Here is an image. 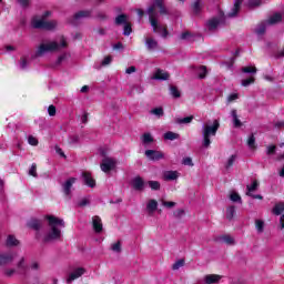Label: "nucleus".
<instances>
[{"mask_svg":"<svg viewBox=\"0 0 284 284\" xmlns=\"http://www.w3.org/2000/svg\"><path fill=\"white\" fill-rule=\"evenodd\" d=\"M28 227H30V230H34L36 233V239H40L41 233H39V231L43 227V220H39V219H31L28 223H27Z\"/></svg>","mask_w":284,"mask_h":284,"instance_id":"1a4fd4ad","label":"nucleus"},{"mask_svg":"<svg viewBox=\"0 0 284 284\" xmlns=\"http://www.w3.org/2000/svg\"><path fill=\"white\" fill-rule=\"evenodd\" d=\"M20 68H21L22 70H26V68H28V59H26V57H22V58L20 59Z\"/></svg>","mask_w":284,"mask_h":284,"instance_id":"13d9d810","label":"nucleus"},{"mask_svg":"<svg viewBox=\"0 0 284 284\" xmlns=\"http://www.w3.org/2000/svg\"><path fill=\"white\" fill-rule=\"evenodd\" d=\"M149 21L155 34H161L162 39H168V36L170 34V31H168V26L159 24V20L153 17L149 18Z\"/></svg>","mask_w":284,"mask_h":284,"instance_id":"20e7f679","label":"nucleus"},{"mask_svg":"<svg viewBox=\"0 0 284 284\" xmlns=\"http://www.w3.org/2000/svg\"><path fill=\"white\" fill-rule=\"evenodd\" d=\"M89 17H92V10H81L69 19V23H71V26H79V21H81V19H89Z\"/></svg>","mask_w":284,"mask_h":284,"instance_id":"423d86ee","label":"nucleus"},{"mask_svg":"<svg viewBox=\"0 0 284 284\" xmlns=\"http://www.w3.org/2000/svg\"><path fill=\"white\" fill-rule=\"evenodd\" d=\"M148 184H149V187H151V190H154V191L161 190V183L159 181H149Z\"/></svg>","mask_w":284,"mask_h":284,"instance_id":"37998d69","label":"nucleus"},{"mask_svg":"<svg viewBox=\"0 0 284 284\" xmlns=\"http://www.w3.org/2000/svg\"><path fill=\"white\" fill-rule=\"evenodd\" d=\"M112 63V55H106L103 60L101 65H110Z\"/></svg>","mask_w":284,"mask_h":284,"instance_id":"680f3d73","label":"nucleus"},{"mask_svg":"<svg viewBox=\"0 0 284 284\" xmlns=\"http://www.w3.org/2000/svg\"><path fill=\"white\" fill-rule=\"evenodd\" d=\"M18 3L21 8H30V0H18Z\"/></svg>","mask_w":284,"mask_h":284,"instance_id":"e2e57ef3","label":"nucleus"},{"mask_svg":"<svg viewBox=\"0 0 284 284\" xmlns=\"http://www.w3.org/2000/svg\"><path fill=\"white\" fill-rule=\"evenodd\" d=\"M254 81H256V80L254 79V77H250V78H247V79L242 80V85H243L244 88H247L248 85H252V83H254Z\"/></svg>","mask_w":284,"mask_h":284,"instance_id":"de8ad7c7","label":"nucleus"},{"mask_svg":"<svg viewBox=\"0 0 284 284\" xmlns=\"http://www.w3.org/2000/svg\"><path fill=\"white\" fill-rule=\"evenodd\" d=\"M192 121H194V115H190V116H186V118H178L175 120V123H179L180 125H183V124L192 123Z\"/></svg>","mask_w":284,"mask_h":284,"instance_id":"72a5a7b5","label":"nucleus"},{"mask_svg":"<svg viewBox=\"0 0 284 284\" xmlns=\"http://www.w3.org/2000/svg\"><path fill=\"white\" fill-rule=\"evenodd\" d=\"M146 210L149 214H153V212H156V210H159V202H156V200H150L146 204Z\"/></svg>","mask_w":284,"mask_h":284,"instance_id":"393cba45","label":"nucleus"},{"mask_svg":"<svg viewBox=\"0 0 284 284\" xmlns=\"http://www.w3.org/2000/svg\"><path fill=\"white\" fill-rule=\"evenodd\" d=\"M132 185L136 192H142L143 187H145V181H143V178L141 176H135L132 181Z\"/></svg>","mask_w":284,"mask_h":284,"instance_id":"a211bd4d","label":"nucleus"},{"mask_svg":"<svg viewBox=\"0 0 284 284\" xmlns=\"http://www.w3.org/2000/svg\"><path fill=\"white\" fill-rule=\"evenodd\" d=\"M152 79H154L155 81H168V79H170V73L164 72L162 69H156Z\"/></svg>","mask_w":284,"mask_h":284,"instance_id":"f3484780","label":"nucleus"},{"mask_svg":"<svg viewBox=\"0 0 284 284\" xmlns=\"http://www.w3.org/2000/svg\"><path fill=\"white\" fill-rule=\"evenodd\" d=\"M255 229L257 234H263L265 232V221L255 220Z\"/></svg>","mask_w":284,"mask_h":284,"instance_id":"c756f323","label":"nucleus"},{"mask_svg":"<svg viewBox=\"0 0 284 284\" xmlns=\"http://www.w3.org/2000/svg\"><path fill=\"white\" fill-rule=\"evenodd\" d=\"M47 220L49 221L50 227H57V225H61V227H65V222H63V220L54 215H47Z\"/></svg>","mask_w":284,"mask_h":284,"instance_id":"2eb2a0df","label":"nucleus"},{"mask_svg":"<svg viewBox=\"0 0 284 284\" xmlns=\"http://www.w3.org/2000/svg\"><path fill=\"white\" fill-rule=\"evenodd\" d=\"M17 267L19 270V274L22 276H26L28 274V265H26V257H21L20 261L17 264Z\"/></svg>","mask_w":284,"mask_h":284,"instance_id":"412c9836","label":"nucleus"},{"mask_svg":"<svg viewBox=\"0 0 284 284\" xmlns=\"http://www.w3.org/2000/svg\"><path fill=\"white\" fill-rule=\"evenodd\" d=\"M179 136H180L179 133L169 131V132L164 133L163 139L165 141H176V139H179Z\"/></svg>","mask_w":284,"mask_h":284,"instance_id":"473e14b6","label":"nucleus"},{"mask_svg":"<svg viewBox=\"0 0 284 284\" xmlns=\"http://www.w3.org/2000/svg\"><path fill=\"white\" fill-rule=\"evenodd\" d=\"M184 214H185V211L183 209H179V210L174 211V213H173L175 219H181V216H183Z\"/></svg>","mask_w":284,"mask_h":284,"instance_id":"052dcab7","label":"nucleus"},{"mask_svg":"<svg viewBox=\"0 0 284 284\" xmlns=\"http://www.w3.org/2000/svg\"><path fill=\"white\" fill-rule=\"evenodd\" d=\"M220 24H221V19L212 18L207 22V28H209V30H216V28H219Z\"/></svg>","mask_w":284,"mask_h":284,"instance_id":"c85d7f7f","label":"nucleus"},{"mask_svg":"<svg viewBox=\"0 0 284 284\" xmlns=\"http://www.w3.org/2000/svg\"><path fill=\"white\" fill-rule=\"evenodd\" d=\"M19 245V240L14 235H8L7 247H17Z\"/></svg>","mask_w":284,"mask_h":284,"instance_id":"7c9ffc66","label":"nucleus"},{"mask_svg":"<svg viewBox=\"0 0 284 284\" xmlns=\"http://www.w3.org/2000/svg\"><path fill=\"white\" fill-rule=\"evenodd\" d=\"M247 146L250 148V150H256V138L254 136V133L248 136Z\"/></svg>","mask_w":284,"mask_h":284,"instance_id":"e433bc0d","label":"nucleus"},{"mask_svg":"<svg viewBox=\"0 0 284 284\" xmlns=\"http://www.w3.org/2000/svg\"><path fill=\"white\" fill-rule=\"evenodd\" d=\"M192 10L194 12V14H201V1L196 0L193 4H192Z\"/></svg>","mask_w":284,"mask_h":284,"instance_id":"a19ab883","label":"nucleus"},{"mask_svg":"<svg viewBox=\"0 0 284 284\" xmlns=\"http://www.w3.org/2000/svg\"><path fill=\"white\" fill-rule=\"evenodd\" d=\"M162 205H164V207L172 209L176 205V203L175 202L162 201Z\"/></svg>","mask_w":284,"mask_h":284,"instance_id":"338daca9","label":"nucleus"},{"mask_svg":"<svg viewBox=\"0 0 284 284\" xmlns=\"http://www.w3.org/2000/svg\"><path fill=\"white\" fill-rule=\"evenodd\" d=\"M170 94L173 99H181V91L175 85H170Z\"/></svg>","mask_w":284,"mask_h":284,"instance_id":"c9c22d12","label":"nucleus"},{"mask_svg":"<svg viewBox=\"0 0 284 284\" xmlns=\"http://www.w3.org/2000/svg\"><path fill=\"white\" fill-rule=\"evenodd\" d=\"M141 140L142 143H144V145H149V143H154V138L152 136L151 133H144Z\"/></svg>","mask_w":284,"mask_h":284,"instance_id":"f704fd0d","label":"nucleus"},{"mask_svg":"<svg viewBox=\"0 0 284 284\" xmlns=\"http://www.w3.org/2000/svg\"><path fill=\"white\" fill-rule=\"evenodd\" d=\"M29 145H39V140L34 138L33 135H29L28 138Z\"/></svg>","mask_w":284,"mask_h":284,"instance_id":"6e6d98bb","label":"nucleus"},{"mask_svg":"<svg viewBox=\"0 0 284 284\" xmlns=\"http://www.w3.org/2000/svg\"><path fill=\"white\" fill-rule=\"evenodd\" d=\"M159 10L160 14L165 16L168 14V8L165 7V0H154L153 3L148 8V14L149 19H156L159 17V13L156 12Z\"/></svg>","mask_w":284,"mask_h":284,"instance_id":"7ed1b4c3","label":"nucleus"},{"mask_svg":"<svg viewBox=\"0 0 284 284\" xmlns=\"http://www.w3.org/2000/svg\"><path fill=\"white\" fill-rule=\"evenodd\" d=\"M60 45L58 42H50V43H41L36 51V58L43 57L45 52H57Z\"/></svg>","mask_w":284,"mask_h":284,"instance_id":"39448f33","label":"nucleus"},{"mask_svg":"<svg viewBox=\"0 0 284 284\" xmlns=\"http://www.w3.org/2000/svg\"><path fill=\"white\" fill-rule=\"evenodd\" d=\"M112 252L120 253L121 252V241H118L116 243L111 245Z\"/></svg>","mask_w":284,"mask_h":284,"instance_id":"3c124183","label":"nucleus"},{"mask_svg":"<svg viewBox=\"0 0 284 284\" xmlns=\"http://www.w3.org/2000/svg\"><path fill=\"white\" fill-rule=\"evenodd\" d=\"M114 23H115V26H125V23H129L128 14H125V13L119 14L118 17H115Z\"/></svg>","mask_w":284,"mask_h":284,"instance_id":"bb28decb","label":"nucleus"},{"mask_svg":"<svg viewBox=\"0 0 284 284\" xmlns=\"http://www.w3.org/2000/svg\"><path fill=\"white\" fill-rule=\"evenodd\" d=\"M266 154H268V156H271L272 154H276V145H270L267 148Z\"/></svg>","mask_w":284,"mask_h":284,"instance_id":"69168bd1","label":"nucleus"},{"mask_svg":"<svg viewBox=\"0 0 284 284\" xmlns=\"http://www.w3.org/2000/svg\"><path fill=\"white\" fill-rule=\"evenodd\" d=\"M231 115L233 118V125H234V128H242L243 122H241V120L239 119V114L236 113V109H233L231 111Z\"/></svg>","mask_w":284,"mask_h":284,"instance_id":"cd10ccee","label":"nucleus"},{"mask_svg":"<svg viewBox=\"0 0 284 284\" xmlns=\"http://www.w3.org/2000/svg\"><path fill=\"white\" fill-rule=\"evenodd\" d=\"M219 128H221V122L219 120H214L212 125L210 124L203 125L202 128L203 148H210V145H212V140H210V138L216 136V133L219 132Z\"/></svg>","mask_w":284,"mask_h":284,"instance_id":"f257e3e1","label":"nucleus"},{"mask_svg":"<svg viewBox=\"0 0 284 284\" xmlns=\"http://www.w3.org/2000/svg\"><path fill=\"white\" fill-rule=\"evenodd\" d=\"M61 239V231L57 226H52L51 231L43 237V243H52V241H59Z\"/></svg>","mask_w":284,"mask_h":284,"instance_id":"0eeeda50","label":"nucleus"},{"mask_svg":"<svg viewBox=\"0 0 284 284\" xmlns=\"http://www.w3.org/2000/svg\"><path fill=\"white\" fill-rule=\"evenodd\" d=\"M283 21V16L281 13H275L273 14L267 21L266 23L268 26H276V23H281Z\"/></svg>","mask_w":284,"mask_h":284,"instance_id":"5701e85b","label":"nucleus"},{"mask_svg":"<svg viewBox=\"0 0 284 284\" xmlns=\"http://www.w3.org/2000/svg\"><path fill=\"white\" fill-rule=\"evenodd\" d=\"M145 47L149 51L159 50V41L154 40V38L149 37L145 39Z\"/></svg>","mask_w":284,"mask_h":284,"instance_id":"6ab92c4d","label":"nucleus"},{"mask_svg":"<svg viewBox=\"0 0 284 284\" xmlns=\"http://www.w3.org/2000/svg\"><path fill=\"white\" fill-rule=\"evenodd\" d=\"M234 214H236V207L235 206H229L226 209V219H227V221H232V219H234Z\"/></svg>","mask_w":284,"mask_h":284,"instance_id":"4c0bfd02","label":"nucleus"},{"mask_svg":"<svg viewBox=\"0 0 284 284\" xmlns=\"http://www.w3.org/2000/svg\"><path fill=\"white\" fill-rule=\"evenodd\" d=\"M230 200L233 201V203H241V195L236 192L231 193Z\"/></svg>","mask_w":284,"mask_h":284,"instance_id":"09e8293b","label":"nucleus"},{"mask_svg":"<svg viewBox=\"0 0 284 284\" xmlns=\"http://www.w3.org/2000/svg\"><path fill=\"white\" fill-rule=\"evenodd\" d=\"M51 16L52 11H45L40 20L33 18L31 21L32 28L36 30H54V28H57V21H45V19Z\"/></svg>","mask_w":284,"mask_h":284,"instance_id":"f03ea898","label":"nucleus"},{"mask_svg":"<svg viewBox=\"0 0 284 284\" xmlns=\"http://www.w3.org/2000/svg\"><path fill=\"white\" fill-rule=\"evenodd\" d=\"M183 265H185V260H179L173 264L172 270H180V267H183Z\"/></svg>","mask_w":284,"mask_h":284,"instance_id":"603ef678","label":"nucleus"},{"mask_svg":"<svg viewBox=\"0 0 284 284\" xmlns=\"http://www.w3.org/2000/svg\"><path fill=\"white\" fill-rule=\"evenodd\" d=\"M144 154L149 161H161V159H165V154L162 151L146 150Z\"/></svg>","mask_w":284,"mask_h":284,"instance_id":"9b49d317","label":"nucleus"},{"mask_svg":"<svg viewBox=\"0 0 284 284\" xmlns=\"http://www.w3.org/2000/svg\"><path fill=\"white\" fill-rule=\"evenodd\" d=\"M123 34H124V37H130V34H132V23L131 22H126L124 24Z\"/></svg>","mask_w":284,"mask_h":284,"instance_id":"79ce46f5","label":"nucleus"},{"mask_svg":"<svg viewBox=\"0 0 284 284\" xmlns=\"http://www.w3.org/2000/svg\"><path fill=\"white\" fill-rule=\"evenodd\" d=\"M190 37H192V32L185 31V32H182L180 39H182V41H185V40L190 39Z\"/></svg>","mask_w":284,"mask_h":284,"instance_id":"0e129e2a","label":"nucleus"},{"mask_svg":"<svg viewBox=\"0 0 284 284\" xmlns=\"http://www.w3.org/2000/svg\"><path fill=\"white\" fill-rule=\"evenodd\" d=\"M82 178L84 181V185L88 187H97V180L92 178V173L84 171L82 172Z\"/></svg>","mask_w":284,"mask_h":284,"instance_id":"4468645a","label":"nucleus"},{"mask_svg":"<svg viewBox=\"0 0 284 284\" xmlns=\"http://www.w3.org/2000/svg\"><path fill=\"white\" fill-rule=\"evenodd\" d=\"M29 174H30V176H33L34 179H37V176H39V174H37V163H32V165L29 170Z\"/></svg>","mask_w":284,"mask_h":284,"instance_id":"8fccbe9b","label":"nucleus"},{"mask_svg":"<svg viewBox=\"0 0 284 284\" xmlns=\"http://www.w3.org/2000/svg\"><path fill=\"white\" fill-rule=\"evenodd\" d=\"M277 130H284V121H278L274 124Z\"/></svg>","mask_w":284,"mask_h":284,"instance_id":"774afa93","label":"nucleus"},{"mask_svg":"<svg viewBox=\"0 0 284 284\" xmlns=\"http://www.w3.org/2000/svg\"><path fill=\"white\" fill-rule=\"evenodd\" d=\"M248 194H252V192H256L258 190V180H254L251 185L246 186Z\"/></svg>","mask_w":284,"mask_h":284,"instance_id":"ea45409f","label":"nucleus"},{"mask_svg":"<svg viewBox=\"0 0 284 284\" xmlns=\"http://www.w3.org/2000/svg\"><path fill=\"white\" fill-rule=\"evenodd\" d=\"M183 165H189V168H194V162H192V158H184L182 160Z\"/></svg>","mask_w":284,"mask_h":284,"instance_id":"5fc2aeb1","label":"nucleus"},{"mask_svg":"<svg viewBox=\"0 0 284 284\" xmlns=\"http://www.w3.org/2000/svg\"><path fill=\"white\" fill-rule=\"evenodd\" d=\"M243 4V0H235L234 7L232 9V12L229 13V17H236L239 12L241 11V6Z\"/></svg>","mask_w":284,"mask_h":284,"instance_id":"a878e982","label":"nucleus"},{"mask_svg":"<svg viewBox=\"0 0 284 284\" xmlns=\"http://www.w3.org/2000/svg\"><path fill=\"white\" fill-rule=\"evenodd\" d=\"M196 72H197L199 79H205V77H207V67L200 65L197 67Z\"/></svg>","mask_w":284,"mask_h":284,"instance_id":"2f4dec72","label":"nucleus"},{"mask_svg":"<svg viewBox=\"0 0 284 284\" xmlns=\"http://www.w3.org/2000/svg\"><path fill=\"white\" fill-rule=\"evenodd\" d=\"M75 183V178H69L64 183H62V192L69 201L70 199H72V185H74Z\"/></svg>","mask_w":284,"mask_h":284,"instance_id":"6e6552de","label":"nucleus"},{"mask_svg":"<svg viewBox=\"0 0 284 284\" xmlns=\"http://www.w3.org/2000/svg\"><path fill=\"white\" fill-rule=\"evenodd\" d=\"M65 59H68V54H61L60 57H58V60L55 62V65H61V63H63V61H65Z\"/></svg>","mask_w":284,"mask_h":284,"instance_id":"bf43d9fd","label":"nucleus"},{"mask_svg":"<svg viewBox=\"0 0 284 284\" xmlns=\"http://www.w3.org/2000/svg\"><path fill=\"white\" fill-rule=\"evenodd\" d=\"M222 276L217 274H207L204 276L205 284H216L221 281Z\"/></svg>","mask_w":284,"mask_h":284,"instance_id":"aec40b11","label":"nucleus"},{"mask_svg":"<svg viewBox=\"0 0 284 284\" xmlns=\"http://www.w3.org/2000/svg\"><path fill=\"white\" fill-rule=\"evenodd\" d=\"M102 172H112L116 168V162L111 158H104L100 164Z\"/></svg>","mask_w":284,"mask_h":284,"instance_id":"9d476101","label":"nucleus"},{"mask_svg":"<svg viewBox=\"0 0 284 284\" xmlns=\"http://www.w3.org/2000/svg\"><path fill=\"white\" fill-rule=\"evenodd\" d=\"M151 114H154L155 116H159V118L163 116L164 114L163 108L159 106V108L152 109Z\"/></svg>","mask_w":284,"mask_h":284,"instance_id":"a18cd8bd","label":"nucleus"},{"mask_svg":"<svg viewBox=\"0 0 284 284\" xmlns=\"http://www.w3.org/2000/svg\"><path fill=\"white\" fill-rule=\"evenodd\" d=\"M236 161V155H231L227 160V163H226V169H230L232 168V165H234V162Z\"/></svg>","mask_w":284,"mask_h":284,"instance_id":"4d7b16f0","label":"nucleus"},{"mask_svg":"<svg viewBox=\"0 0 284 284\" xmlns=\"http://www.w3.org/2000/svg\"><path fill=\"white\" fill-rule=\"evenodd\" d=\"M242 72L245 74H256V67H243Z\"/></svg>","mask_w":284,"mask_h":284,"instance_id":"c03bdc74","label":"nucleus"},{"mask_svg":"<svg viewBox=\"0 0 284 284\" xmlns=\"http://www.w3.org/2000/svg\"><path fill=\"white\" fill-rule=\"evenodd\" d=\"M221 239L224 243H226V245H234V237L230 235H223Z\"/></svg>","mask_w":284,"mask_h":284,"instance_id":"49530a36","label":"nucleus"},{"mask_svg":"<svg viewBox=\"0 0 284 284\" xmlns=\"http://www.w3.org/2000/svg\"><path fill=\"white\" fill-rule=\"evenodd\" d=\"M164 181H176L179 179V172L178 171H166L163 173Z\"/></svg>","mask_w":284,"mask_h":284,"instance_id":"4be33fe9","label":"nucleus"},{"mask_svg":"<svg viewBox=\"0 0 284 284\" xmlns=\"http://www.w3.org/2000/svg\"><path fill=\"white\" fill-rule=\"evenodd\" d=\"M85 274L84 267H78L67 277V283H72V281H77V278H81Z\"/></svg>","mask_w":284,"mask_h":284,"instance_id":"ddd939ff","label":"nucleus"},{"mask_svg":"<svg viewBox=\"0 0 284 284\" xmlns=\"http://www.w3.org/2000/svg\"><path fill=\"white\" fill-rule=\"evenodd\" d=\"M14 261V255L12 253H1L0 254V267L3 265H10Z\"/></svg>","mask_w":284,"mask_h":284,"instance_id":"dca6fc26","label":"nucleus"},{"mask_svg":"<svg viewBox=\"0 0 284 284\" xmlns=\"http://www.w3.org/2000/svg\"><path fill=\"white\" fill-rule=\"evenodd\" d=\"M283 212H284V202H277L272 209V214H274L275 216H281Z\"/></svg>","mask_w":284,"mask_h":284,"instance_id":"b1692460","label":"nucleus"},{"mask_svg":"<svg viewBox=\"0 0 284 284\" xmlns=\"http://www.w3.org/2000/svg\"><path fill=\"white\" fill-rule=\"evenodd\" d=\"M265 30H267V26L265 22H261L255 29V34L262 36L265 34Z\"/></svg>","mask_w":284,"mask_h":284,"instance_id":"58836bf2","label":"nucleus"},{"mask_svg":"<svg viewBox=\"0 0 284 284\" xmlns=\"http://www.w3.org/2000/svg\"><path fill=\"white\" fill-rule=\"evenodd\" d=\"M48 114L49 116H57V106H54L53 104L49 105Z\"/></svg>","mask_w":284,"mask_h":284,"instance_id":"864d4df0","label":"nucleus"},{"mask_svg":"<svg viewBox=\"0 0 284 284\" xmlns=\"http://www.w3.org/2000/svg\"><path fill=\"white\" fill-rule=\"evenodd\" d=\"M92 227L95 234H101L103 232V221L101 220V216L94 215L92 217Z\"/></svg>","mask_w":284,"mask_h":284,"instance_id":"f8f14e48","label":"nucleus"}]
</instances>
